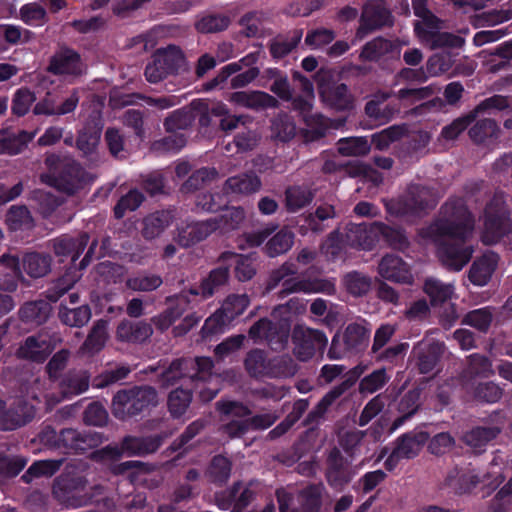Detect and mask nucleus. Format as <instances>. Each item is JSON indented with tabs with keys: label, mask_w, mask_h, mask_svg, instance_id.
Wrapping results in <instances>:
<instances>
[{
	"label": "nucleus",
	"mask_w": 512,
	"mask_h": 512,
	"mask_svg": "<svg viewBox=\"0 0 512 512\" xmlns=\"http://www.w3.org/2000/svg\"><path fill=\"white\" fill-rule=\"evenodd\" d=\"M474 230V218L464 200L449 198L440 216L422 229L421 236L436 246L441 264L450 271H461L471 260L474 248L468 244Z\"/></svg>",
	"instance_id": "nucleus-1"
},
{
	"label": "nucleus",
	"mask_w": 512,
	"mask_h": 512,
	"mask_svg": "<svg viewBox=\"0 0 512 512\" xmlns=\"http://www.w3.org/2000/svg\"><path fill=\"white\" fill-rule=\"evenodd\" d=\"M158 404V393L149 385H134L117 391L111 403L113 416L126 421L137 416H143Z\"/></svg>",
	"instance_id": "nucleus-2"
},
{
	"label": "nucleus",
	"mask_w": 512,
	"mask_h": 512,
	"mask_svg": "<svg viewBox=\"0 0 512 512\" xmlns=\"http://www.w3.org/2000/svg\"><path fill=\"white\" fill-rule=\"evenodd\" d=\"M213 361L209 357L178 358L161 373L163 387L187 384L193 388L199 382H206L212 375Z\"/></svg>",
	"instance_id": "nucleus-3"
},
{
	"label": "nucleus",
	"mask_w": 512,
	"mask_h": 512,
	"mask_svg": "<svg viewBox=\"0 0 512 512\" xmlns=\"http://www.w3.org/2000/svg\"><path fill=\"white\" fill-rule=\"evenodd\" d=\"M483 242L494 244L512 232V212L503 192H495L484 208Z\"/></svg>",
	"instance_id": "nucleus-4"
},
{
	"label": "nucleus",
	"mask_w": 512,
	"mask_h": 512,
	"mask_svg": "<svg viewBox=\"0 0 512 512\" xmlns=\"http://www.w3.org/2000/svg\"><path fill=\"white\" fill-rule=\"evenodd\" d=\"M438 204V198L432 188L421 184H411L406 192L397 199L386 203V210L395 216H419L432 210Z\"/></svg>",
	"instance_id": "nucleus-5"
},
{
	"label": "nucleus",
	"mask_w": 512,
	"mask_h": 512,
	"mask_svg": "<svg viewBox=\"0 0 512 512\" xmlns=\"http://www.w3.org/2000/svg\"><path fill=\"white\" fill-rule=\"evenodd\" d=\"M87 480L84 476L75 473H63L53 484V496L61 504L79 508L91 502V496L86 492Z\"/></svg>",
	"instance_id": "nucleus-6"
},
{
	"label": "nucleus",
	"mask_w": 512,
	"mask_h": 512,
	"mask_svg": "<svg viewBox=\"0 0 512 512\" xmlns=\"http://www.w3.org/2000/svg\"><path fill=\"white\" fill-rule=\"evenodd\" d=\"M363 373V368L356 366L350 369L345 375L343 380L331 388L315 405V407L306 415L303 425L306 427H317L329 408L339 399L343 394L350 390L358 381Z\"/></svg>",
	"instance_id": "nucleus-7"
},
{
	"label": "nucleus",
	"mask_w": 512,
	"mask_h": 512,
	"mask_svg": "<svg viewBox=\"0 0 512 512\" xmlns=\"http://www.w3.org/2000/svg\"><path fill=\"white\" fill-rule=\"evenodd\" d=\"M48 434L57 442L58 448L65 449L67 454H83L98 447L105 439L102 433L74 428H64L59 433L51 430Z\"/></svg>",
	"instance_id": "nucleus-8"
},
{
	"label": "nucleus",
	"mask_w": 512,
	"mask_h": 512,
	"mask_svg": "<svg viewBox=\"0 0 512 512\" xmlns=\"http://www.w3.org/2000/svg\"><path fill=\"white\" fill-rule=\"evenodd\" d=\"M492 475L489 472L479 474L473 469H463L455 467L450 470L445 478V485L456 495L470 494L478 485L483 484L491 490H495L503 478L496 476L491 480Z\"/></svg>",
	"instance_id": "nucleus-9"
},
{
	"label": "nucleus",
	"mask_w": 512,
	"mask_h": 512,
	"mask_svg": "<svg viewBox=\"0 0 512 512\" xmlns=\"http://www.w3.org/2000/svg\"><path fill=\"white\" fill-rule=\"evenodd\" d=\"M185 63L182 51L170 45L165 49H159L153 56V62L145 68V77L150 83H158L168 75H174L179 72Z\"/></svg>",
	"instance_id": "nucleus-10"
},
{
	"label": "nucleus",
	"mask_w": 512,
	"mask_h": 512,
	"mask_svg": "<svg viewBox=\"0 0 512 512\" xmlns=\"http://www.w3.org/2000/svg\"><path fill=\"white\" fill-rule=\"evenodd\" d=\"M291 333L290 322L286 319L273 322L268 318H261L249 329V336L253 340H265L274 351L285 349Z\"/></svg>",
	"instance_id": "nucleus-11"
},
{
	"label": "nucleus",
	"mask_w": 512,
	"mask_h": 512,
	"mask_svg": "<svg viewBox=\"0 0 512 512\" xmlns=\"http://www.w3.org/2000/svg\"><path fill=\"white\" fill-rule=\"evenodd\" d=\"M46 70L54 76L80 78L86 74L87 66L77 50L64 44L50 57Z\"/></svg>",
	"instance_id": "nucleus-12"
},
{
	"label": "nucleus",
	"mask_w": 512,
	"mask_h": 512,
	"mask_svg": "<svg viewBox=\"0 0 512 512\" xmlns=\"http://www.w3.org/2000/svg\"><path fill=\"white\" fill-rule=\"evenodd\" d=\"M291 339L294 344V354L300 361H308L317 352L322 353L328 343L324 332L301 324L294 326Z\"/></svg>",
	"instance_id": "nucleus-13"
},
{
	"label": "nucleus",
	"mask_w": 512,
	"mask_h": 512,
	"mask_svg": "<svg viewBox=\"0 0 512 512\" xmlns=\"http://www.w3.org/2000/svg\"><path fill=\"white\" fill-rule=\"evenodd\" d=\"M490 426H477L467 431L463 436L466 445L476 453L485 450L486 445L496 439L506 425V415L502 410H496L488 416Z\"/></svg>",
	"instance_id": "nucleus-14"
},
{
	"label": "nucleus",
	"mask_w": 512,
	"mask_h": 512,
	"mask_svg": "<svg viewBox=\"0 0 512 512\" xmlns=\"http://www.w3.org/2000/svg\"><path fill=\"white\" fill-rule=\"evenodd\" d=\"M59 338L49 333H37L25 338L17 350L21 359L43 363L56 348Z\"/></svg>",
	"instance_id": "nucleus-15"
},
{
	"label": "nucleus",
	"mask_w": 512,
	"mask_h": 512,
	"mask_svg": "<svg viewBox=\"0 0 512 512\" xmlns=\"http://www.w3.org/2000/svg\"><path fill=\"white\" fill-rule=\"evenodd\" d=\"M318 90L325 105L337 111L350 110L353 107V96L345 83L326 81L321 72H317Z\"/></svg>",
	"instance_id": "nucleus-16"
},
{
	"label": "nucleus",
	"mask_w": 512,
	"mask_h": 512,
	"mask_svg": "<svg viewBox=\"0 0 512 512\" xmlns=\"http://www.w3.org/2000/svg\"><path fill=\"white\" fill-rule=\"evenodd\" d=\"M297 274V267L295 264L285 262L279 268L273 270L267 280L266 289L268 291L274 290L280 283H282V289L279 294L281 296H287L295 292H309V283L302 280H297L292 277Z\"/></svg>",
	"instance_id": "nucleus-17"
},
{
	"label": "nucleus",
	"mask_w": 512,
	"mask_h": 512,
	"mask_svg": "<svg viewBox=\"0 0 512 512\" xmlns=\"http://www.w3.org/2000/svg\"><path fill=\"white\" fill-rule=\"evenodd\" d=\"M89 174L77 162L70 161L61 165L54 177V186L61 192L73 195L88 183Z\"/></svg>",
	"instance_id": "nucleus-18"
},
{
	"label": "nucleus",
	"mask_w": 512,
	"mask_h": 512,
	"mask_svg": "<svg viewBox=\"0 0 512 512\" xmlns=\"http://www.w3.org/2000/svg\"><path fill=\"white\" fill-rule=\"evenodd\" d=\"M325 477L329 486L335 490H342L352 480L348 463L336 447L328 454Z\"/></svg>",
	"instance_id": "nucleus-19"
},
{
	"label": "nucleus",
	"mask_w": 512,
	"mask_h": 512,
	"mask_svg": "<svg viewBox=\"0 0 512 512\" xmlns=\"http://www.w3.org/2000/svg\"><path fill=\"white\" fill-rule=\"evenodd\" d=\"M378 273L383 279L395 283L410 284L413 281L409 265L395 254H386L381 258Z\"/></svg>",
	"instance_id": "nucleus-20"
},
{
	"label": "nucleus",
	"mask_w": 512,
	"mask_h": 512,
	"mask_svg": "<svg viewBox=\"0 0 512 512\" xmlns=\"http://www.w3.org/2000/svg\"><path fill=\"white\" fill-rule=\"evenodd\" d=\"M164 434L125 436L121 442L122 453L127 456H146L156 452L165 439Z\"/></svg>",
	"instance_id": "nucleus-21"
},
{
	"label": "nucleus",
	"mask_w": 512,
	"mask_h": 512,
	"mask_svg": "<svg viewBox=\"0 0 512 512\" xmlns=\"http://www.w3.org/2000/svg\"><path fill=\"white\" fill-rule=\"evenodd\" d=\"M376 225L377 221L370 224L350 223L345 233L346 243L355 249L367 251L374 249L377 245Z\"/></svg>",
	"instance_id": "nucleus-22"
},
{
	"label": "nucleus",
	"mask_w": 512,
	"mask_h": 512,
	"mask_svg": "<svg viewBox=\"0 0 512 512\" xmlns=\"http://www.w3.org/2000/svg\"><path fill=\"white\" fill-rule=\"evenodd\" d=\"M228 100L237 106L255 111L278 108L279 106V102L274 96L260 90L236 91L229 95Z\"/></svg>",
	"instance_id": "nucleus-23"
},
{
	"label": "nucleus",
	"mask_w": 512,
	"mask_h": 512,
	"mask_svg": "<svg viewBox=\"0 0 512 512\" xmlns=\"http://www.w3.org/2000/svg\"><path fill=\"white\" fill-rule=\"evenodd\" d=\"M390 12L379 5H366L363 8L360 25L356 31V37L362 39L369 33L390 25Z\"/></svg>",
	"instance_id": "nucleus-24"
},
{
	"label": "nucleus",
	"mask_w": 512,
	"mask_h": 512,
	"mask_svg": "<svg viewBox=\"0 0 512 512\" xmlns=\"http://www.w3.org/2000/svg\"><path fill=\"white\" fill-rule=\"evenodd\" d=\"M153 334V327L147 320L123 319L116 328V337L121 342L143 344Z\"/></svg>",
	"instance_id": "nucleus-25"
},
{
	"label": "nucleus",
	"mask_w": 512,
	"mask_h": 512,
	"mask_svg": "<svg viewBox=\"0 0 512 512\" xmlns=\"http://www.w3.org/2000/svg\"><path fill=\"white\" fill-rule=\"evenodd\" d=\"M34 414L33 406L23 399L14 401L9 408L4 405L0 429L5 431L15 430L32 421Z\"/></svg>",
	"instance_id": "nucleus-26"
},
{
	"label": "nucleus",
	"mask_w": 512,
	"mask_h": 512,
	"mask_svg": "<svg viewBox=\"0 0 512 512\" xmlns=\"http://www.w3.org/2000/svg\"><path fill=\"white\" fill-rule=\"evenodd\" d=\"M89 240L90 236L86 232L79 233L77 236L61 235L53 240L54 253L57 256L70 257L75 263L89 244Z\"/></svg>",
	"instance_id": "nucleus-27"
},
{
	"label": "nucleus",
	"mask_w": 512,
	"mask_h": 512,
	"mask_svg": "<svg viewBox=\"0 0 512 512\" xmlns=\"http://www.w3.org/2000/svg\"><path fill=\"white\" fill-rule=\"evenodd\" d=\"M499 256L493 251H487L476 258L468 272L470 282L476 286H485L497 268Z\"/></svg>",
	"instance_id": "nucleus-28"
},
{
	"label": "nucleus",
	"mask_w": 512,
	"mask_h": 512,
	"mask_svg": "<svg viewBox=\"0 0 512 512\" xmlns=\"http://www.w3.org/2000/svg\"><path fill=\"white\" fill-rule=\"evenodd\" d=\"M259 56L260 54L258 51L250 52L240 60L225 65L213 79L203 84L204 90L212 91L218 87L222 88L227 79L233 74L241 71L243 67H248V69L255 67L254 65L258 62Z\"/></svg>",
	"instance_id": "nucleus-29"
},
{
	"label": "nucleus",
	"mask_w": 512,
	"mask_h": 512,
	"mask_svg": "<svg viewBox=\"0 0 512 512\" xmlns=\"http://www.w3.org/2000/svg\"><path fill=\"white\" fill-rule=\"evenodd\" d=\"M217 222L212 218L188 224L178 232V242L183 247H190L206 239L217 230Z\"/></svg>",
	"instance_id": "nucleus-30"
},
{
	"label": "nucleus",
	"mask_w": 512,
	"mask_h": 512,
	"mask_svg": "<svg viewBox=\"0 0 512 512\" xmlns=\"http://www.w3.org/2000/svg\"><path fill=\"white\" fill-rule=\"evenodd\" d=\"M400 53L399 46L391 40L376 37L367 42L359 55L361 61L377 62L383 57H395Z\"/></svg>",
	"instance_id": "nucleus-31"
},
{
	"label": "nucleus",
	"mask_w": 512,
	"mask_h": 512,
	"mask_svg": "<svg viewBox=\"0 0 512 512\" xmlns=\"http://www.w3.org/2000/svg\"><path fill=\"white\" fill-rule=\"evenodd\" d=\"M103 124L100 118H92L86 121L78 132L76 147L84 154H92L101 139Z\"/></svg>",
	"instance_id": "nucleus-32"
},
{
	"label": "nucleus",
	"mask_w": 512,
	"mask_h": 512,
	"mask_svg": "<svg viewBox=\"0 0 512 512\" xmlns=\"http://www.w3.org/2000/svg\"><path fill=\"white\" fill-rule=\"evenodd\" d=\"M429 434L424 431H411L399 436L394 443V450L403 459L416 457L424 444L428 441Z\"/></svg>",
	"instance_id": "nucleus-33"
},
{
	"label": "nucleus",
	"mask_w": 512,
	"mask_h": 512,
	"mask_svg": "<svg viewBox=\"0 0 512 512\" xmlns=\"http://www.w3.org/2000/svg\"><path fill=\"white\" fill-rule=\"evenodd\" d=\"M169 305L160 314L153 316L149 323L154 325L161 333L168 330L185 312L187 301L183 298L169 297L167 299Z\"/></svg>",
	"instance_id": "nucleus-34"
},
{
	"label": "nucleus",
	"mask_w": 512,
	"mask_h": 512,
	"mask_svg": "<svg viewBox=\"0 0 512 512\" xmlns=\"http://www.w3.org/2000/svg\"><path fill=\"white\" fill-rule=\"evenodd\" d=\"M302 36V29H294L287 34L276 35L268 42L271 57L280 60L289 55L298 46Z\"/></svg>",
	"instance_id": "nucleus-35"
},
{
	"label": "nucleus",
	"mask_w": 512,
	"mask_h": 512,
	"mask_svg": "<svg viewBox=\"0 0 512 512\" xmlns=\"http://www.w3.org/2000/svg\"><path fill=\"white\" fill-rule=\"evenodd\" d=\"M376 233L377 244L382 241L391 249L402 252L410 246L405 230L399 226H390L377 221Z\"/></svg>",
	"instance_id": "nucleus-36"
},
{
	"label": "nucleus",
	"mask_w": 512,
	"mask_h": 512,
	"mask_svg": "<svg viewBox=\"0 0 512 512\" xmlns=\"http://www.w3.org/2000/svg\"><path fill=\"white\" fill-rule=\"evenodd\" d=\"M174 218L172 210H159L148 214L142 221V236L147 240L160 236Z\"/></svg>",
	"instance_id": "nucleus-37"
},
{
	"label": "nucleus",
	"mask_w": 512,
	"mask_h": 512,
	"mask_svg": "<svg viewBox=\"0 0 512 512\" xmlns=\"http://www.w3.org/2000/svg\"><path fill=\"white\" fill-rule=\"evenodd\" d=\"M262 182L254 172L241 173L229 177L223 186L226 194L249 195L261 188Z\"/></svg>",
	"instance_id": "nucleus-38"
},
{
	"label": "nucleus",
	"mask_w": 512,
	"mask_h": 512,
	"mask_svg": "<svg viewBox=\"0 0 512 512\" xmlns=\"http://www.w3.org/2000/svg\"><path fill=\"white\" fill-rule=\"evenodd\" d=\"M91 316L92 311L88 304L69 307L62 302L59 306L58 318L65 326L81 328L89 322Z\"/></svg>",
	"instance_id": "nucleus-39"
},
{
	"label": "nucleus",
	"mask_w": 512,
	"mask_h": 512,
	"mask_svg": "<svg viewBox=\"0 0 512 512\" xmlns=\"http://www.w3.org/2000/svg\"><path fill=\"white\" fill-rule=\"evenodd\" d=\"M229 275L228 267H217L211 270L209 275L201 281L198 287L192 288L190 293L193 295H201L204 299L210 298L219 287L228 282Z\"/></svg>",
	"instance_id": "nucleus-40"
},
{
	"label": "nucleus",
	"mask_w": 512,
	"mask_h": 512,
	"mask_svg": "<svg viewBox=\"0 0 512 512\" xmlns=\"http://www.w3.org/2000/svg\"><path fill=\"white\" fill-rule=\"evenodd\" d=\"M231 472V460L224 455L217 454L210 460L205 476L210 483L222 487L228 482Z\"/></svg>",
	"instance_id": "nucleus-41"
},
{
	"label": "nucleus",
	"mask_w": 512,
	"mask_h": 512,
	"mask_svg": "<svg viewBox=\"0 0 512 512\" xmlns=\"http://www.w3.org/2000/svg\"><path fill=\"white\" fill-rule=\"evenodd\" d=\"M51 312V306L44 300L24 303L18 315L22 322L32 325H41L46 322Z\"/></svg>",
	"instance_id": "nucleus-42"
},
{
	"label": "nucleus",
	"mask_w": 512,
	"mask_h": 512,
	"mask_svg": "<svg viewBox=\"0 0 512 512\" xmlns=\"http://www.w3.org/2000/svg\"><path fill=\"white\" fill-rule=\"evenodd\" d=\"M52 257L47 253L27 252L22 258V267L32 278H41L51 270Z\"/></svg>",
	"instance_id": "nucleus-43"
},
{
	"label": "nucleus",
	"mask_w": 512,
	"mask_h": 512,
	"mask_svg": "<svg viewBox=\"0 0 512 512\" xmlns=\"http://www.w3.org/2000/svg\"><path fill=\"white\" fill-rule=\"evenodd\" d=\"M314 192L304 185L289 186L285 190V206L290 213H296L313 201Z\"/></svg>",
	"instance_id": "nucleus-44"
},
{
	"label": "nucleus",
	"mask_w": 512,
	"mask_h": 512,
	"mask_svg": "<svg viewBox=\"0 0 512 512\" xmlns=\"http://www.w3.org/2000/svg\"><path fill=\"white\" fill-rule=\"evenodd\" d=\"M420 408V392L409 390L400 399L397 410L400 416L394 419L391 430L400 428L408 419H410Z\"/></svg>",
	"instance_id": "nucleus-45"
},
{
	"label": "nucleus",
	"mask_w": 512,
	"mask_h": 512,
	"mask_svg": "<svg viewBox=\"0 0 512 512\" xmlns=\"http://www.w3.org/2000/svg\"><path fill=\"white\" fill-rule=\"evenodd\" d=\"M5 224L12 232L29 230L34 226V219L26 205H12L5 215Z\"/></svg>",
	"instance_id": "nucleus-46"
},
{
	"label": "nucleus",
	"mask_w": 512,
	"mask_h": 512,
	"mask_svg": "<svg viewBox=\"0 0 512 512\" xmlns=\"http://www.w3.org/2000/svg\"><path fill=\"white\" fill-rule=\"evenodd\" d=\"M325 488L323 484H309L299 492L300 510L291 512H320Z\"/></svg>",
	"instance_id": "nucleus-47"
},
{
	"label": "nucleus",
	"mask_w": 512,
	"mask_h": 512,
	"mask_svg": "<svg viewBox=\"0 0 512 512\" xmlns=\"http://www.w3.org/2000/svg\"><path fill=\"white\" fill-rule=\"evenodd\" d=\"M89 376L85 373L69 372L60 381V392L65 399L84 393L89 388Z\"/></svg>",
	"instance_id": "nucleus-48"
},
{
	"label": "nucleus",
	"mask_w": 512,
	"mask_h": 512,
	"mask_svg": "<svg viewBox=\"0 0 512 512\" xmlns=\"http://www.w3.org/2000/svg\"><path fill=\"white\" fill-rule=\"evenodd\" d=\"M469 136L476 144H483L498 138L500 128L494 119L478 120L470 129Z\"/></svg>",
	"instance_id": "nucleus-49"
},
{
	"label": "nucleus",
	"mask_w": 512,
	"mask_h": 512,
	"mask_svg": "<svg viewBox=\"0 0 512 512\" xmlns=\"http://www.w3.org/2000/svg\"><path fill=\"white\" fill-rule=\"evenodd\" d=\"M298 371V365L294 359L287 355H279L268 360L266 377L269 378H290Z\"/></svg>",
	"instance_id": "nucleus-50"
},
{
	"label": "nucleus",
	"mask_w": 512,
	"mask_h": 512,
	"mask_svg": "<svg viewBox=\"0 0 512 512\" xmlns=\"http://www.w3.org/2000/svg\"><path fill=\"white\" fill-rule=\"evenodd\" d=\"M34 138V133L21 130L0 138V153L17 155L21 153Z\"/></svg>",
	"instance_id": "nucleus-51"
},
{
	"label": "nucleus",
	"mask_w": 512,
	"mask_h": 512,
	"mask_svg": "<svg viewBox=\"0 0 512 512\" xmlns=\"http://www.w3.org/2000/svg\"><path fill=\"white\" fill-rule=\"evenodd\" d=\"M106 328L107 324L104 320H97L83 342L81 350L92 355L102 350L107 339Z\"/></svg>",
	"instance_id": "nucleus-52"
},
{
	"label": "nucleus",
	"mask_w": 512,
	"mask_h": 512,
	"mask_svg": "<svg viewBox=\"0 0 512 512\" xmlns=\"http://www.w3.org/2000/svg\"><path fill=\"white\" fill-rule=\"evenodd\" d=\"M192 401V389L177 387L172 390L167 399V406L171 416L175 419L183 416Z\"/></svg>",
	"instance_id": "nucleus-53"
},
{
	"label": "nucleus",
	"mask_w": 512,
	"mask_h": 512,
	"mask_svg": "<svg viewBox=\"0 0 512 512\" xmlns=\"http://www.w3.org/2000/svg\"><path fill=\"white\" fill-rule=\"evenodd\" d=\"M62 465L61 460H39L35 461L21 476V481L29 484L35 478L51 477L56 474Z\"/></svg>",
	"instance_id": "nucleus-54"
},
{
	"label": "nucleus",
	"mask_w": 512,
	"mask_h": 512,
	"mask_svg": "<svg viewBox=\"0 0 512 512\" xmlns=\"http://www.w3.org/2000/svg\"><path fill=\"white\" fill-rule=\"evenodd\" d=\"M294 233L283 228L279 230L265 245L266 254L269 257H277L281 254L288 252L294 243Z\"/></svg>",
	"instance_id": "nucleus-55"
},
{
	"label": "nucleus",
	"mask_w": 512,
	"mask_h": 512,
	"mask_svg": "<svg viewBox=\"0 0 512 512\" xmlns=\"http://www.w3.org/2000/svg\"><path fill=\"white\" fill-rule=\"evenodd\" d=\"M453 286L445 284L436 278H427L424 282L423 290L429 296L433 306L442 304L451 298Z\"/></svg>",
	"instance_id": "nucleus-56"
},
{
	"label": "nucleus",
	"mask_w": 512,
	"mask_h": 512,
	"mask_svg": "<svg viewBox=\"0 0 512 512\" xmlns=\"http://www.w3.org/2000/svg\"><path fill=\"white\" fill-rule=\"evenodd\" d=\"M250 299L246 294H231L227 296L219 309L230 323L242 315L248 308Z\"/></svg>",
	"instance_id": "nucleus-57"
},
{
	"label": "nucleus",
	"mask_w": 512,
	"mask_h": 512,
	"mask_svg": "<svg viewBox=\"0 0 512 512\" xmlns=\"http://www.w3.org/2000/svg\"><path fill=\"white\" fill-rule=\"evenodd\" d=\"M268 360L264 350L255 348L247 353L244 366L251 377H264L267 375Z\"/></svg>",
	"instance_id": "nucleus-58"
},
{
	"label": "nucleus",
	"mask_w": 512,
	"mask_h": 512,
	"mask_svg": "<svg viewBox=\"0 0 512 512\" xmlns=\"http://www.w3.org/2000/svg\"><path fill=\"white\" fill-rule=\"evenodd\" d=\"M371 145L365 137L341 138L337 150L343 156H364L370 152Z\"/></svg>",
	"instance_id": "nucleus-59"
},
{
	"label": "nucleus",
	"mask_w": 512,
	"mask_h": 512,
	"mask_svg": "<svg viewBox=\"0 0 512 512\" xmlns=\"http://www.w3.org/2000/svg\"><path fill=\"white\" fill-rule=\"evenodd\" d=\"M510 109V99L508 96L494 94L480 101L471 111L475 119L480 114H494L496 112L507 111Z\"/></svg>",
	"instance_id": "nucleus-60"
},
{
	"label": "nucleus",
	"mask_w": 512,
	"mask_h": 512,
	"mask_svg": "<svg viewBox=\"0 0 512 512\" xmlns=\"http://www.w3.org/2000/svg\"><path fill=\"white\" fill-rule=\"evenodd\" d=\"M367 330L358 323L349 324L344 332L343 341L346 351H359L366 345Z\"/></svg>",
	"instance_id": "nucleus-61"
},
{
	"label": "nucleus",
	"mask_w": 512,
	"mask_h": 512,
	"mask_svg": "<svg viewBox=\"0 0 512 512\" xmlns=\"http://www.w3.org/2000/svg\"><path fill=\"white\" fill-rule=\"evenodd\" d=\"M456 55L450 51H442L431 55L426 62V70L430 77L448 72L454 65Z\"/></svg>",
	"instance_id": "nucleus-62"
},
{
	"label": "nucleus",
	"mask_w": 512,
	"mask_h": 512,
	"mask_svg": "<svg viewBox=\"0 0 512 512\" xmlns=\"http://www.w3.org/2000/svg\"><path fill=\"white\" fill-rule=\"evenodd\" d=\"M217 222V230L231 231L240 227L245 219V211L241 207L226 208L222 214L213 217Z\"/></svg>",
	"instance_id": "nucleus-63"
},
{
	"label": "nucleus",
	"mask_w": 512,
	"mask_h": 512,
	"mask_svg": "<svg viewBox=\"0 0 512 512\" xmlns=\"http://www.w3.org/2000/svg\"><path fill=\"white\" fill-rule=\"evenodd\" d=\"M230 17L225 14L213 13L202 17L196 24L201 33H216L226 30L230 25Z\"/></svg>",
	"instance_id": "nucleus-64"
}]
</instances>
